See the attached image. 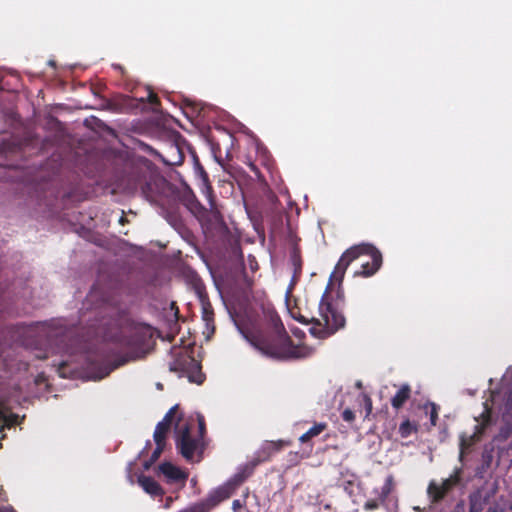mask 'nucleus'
Listing matches in <instances>:
<instances>
[{"label":"nucleus","instance_id":"f257e3e1","mask_svg":"<svg viewBox=\"0 0 512 512\" xmlns=\"http://www.w3.org/2000/svg\"><path fill=\"white\" fill-rule=\"evenodd\" d=\"M507 375L504 376L499 389L491 392L490 404L484 403V411L479 418H475L477 424L471 435L460 436V460L480 437L497 426L499 433L496 440H505L512 432V388L506 384Z\"/></svg>","mask_w":512,"mask_h":512},{"label":"nucleus","instance_id":"f03ea898","mask_svg":"<svg viewBox=\"0 0 512 512\" xmlns=\"http://www.w3.org/2000/svg\"><path fill=\"white\" fill-rule=\"evenodd\" d=\"M275 338L266 336L261 331L248 332L237 326L243 338L263 355L278 359H302L312 355L313 349L304 344L294 345L288 335L283 331L279 317L275 313L269 314Z\"/></svg>","mask_w":512,"mask_h":512},{"label":"nucleus","instance_id":"7ed1b4c3","mask_svg":"<svg viewBox=\"0 0 512 512\" xmlns=\"http://www.w3.org/2000/svg\"><path fill=\"white\" fill-rule=\"evenodd\" d=\"M204 429V419L199 414L177 421L176 447L187 461L193 462L195 455L200 452Z\"/></svg>","mask_w":512,"mask_h":512},{"label":"nucleus","instance_id":"20e7f679","mask_svg":"<svg viewBox=\"0 0 512 512\" xmlns=\"http://www.w3.org/2000/svg\"><path fill=\"white\" fill-rule=\"evenodd\" d=\"M369 256L371 259L370 262L362 263V270L356 272L355 275H361L364 277H368L373 275L382 264V255L380 251L371 244L362 243L347 249L342 256L340 257L338 263L336 264L334 271L330 276V280H335L341 282L346 269L348 266L360 256Z\"/></svg>","mask_w":512,"mask_h":512},{"label":"nucleus","instance_id":"39448f33","mask_svg":"<svg viewBox=\"0 0 512 512\" xmlns=\"http://www.w3.org/2000/svg\"><path fill=\"white\" fill-rule=\"evenodd\" d=\"M117 331L113 332L109 330L107 337L112 341L118 343L124 348H127L129 352L121 358L113 367L105 368L96 374L93 379H102L106 377L113 369L123 365L131 360L138 359L140 354L135 349L140 345L141 338L139 336V329L134 326L126 316H121L117 323Z\"/></svg>","mask_w":512,"mask_h":512},{"label":"nucleus","instance_id":"423d86ee","mask_svg":"<svg viewBox=\"0 0 512 512\" xmlns=\"http://www.w3.org/2000/svg\"><path fill=\"white\" fill-rule=\"evenodd\" d=\"M345 318L338 308L328 301L327 291L319 303L318 316L313 317L310 333L319 339H324L344 327Z\"/></svg>","mask_w":512,"mask_h":512},{"label":"nucleus","instance_id":"0eeeda50","mask_svg":"<svg viewBox=\"0 0 512 512\" xmlns=\"http://www.w3.org/2000/svg\"><path fill=\"white\" fill-rule=\"evenodd\" d=\"M252 469L248 466L239 469V471L225 484L212 491L205 501L194 506L186 508L180 512H209L221 501L227 499L232 494L233 489L249 477Z\"/></svg>","mask_w":512,"mask_h":512},{"label":"nucleus","instance_id":"6e6552de","mask_svg":"<svg viewBox=\"0 0 512 512\" xmlns=\"http://www.w3.org/2000/svg\"><path fill=\"white\" fill-rule=\"evenodd\" d=\"M176 358L170 364L172 371H181L187 374L190 382L196 384H202L204 381V375L201 373L200 363L189 354L186 348L183 352H175Z\"/></svg>","mask_w":512,"mask_h":512},{"label":"nucleus","instance_id":"1a4fd4ad","mask_svg":"<svg viewBox=\"0 0 512 512\" xmlns=\"http://www.w3.org/2000/svg\"><path fill=\"white\" fill-rule=\"evenodd\" d=\"M461 475L462 468L458 467L454 469L453 473L449 477L441 480L440 482L435 480L430 481L427 488V494L431 502H439L453 489L463 486Z\"/></svg>","mask_w":512,"mask_h":512},{"label":"nucleus","instance_id":"9d476101","mask_svg":"<svg viewBox=\"0 0 512 512\" xmlns=\"http://www.w3.org/2000/svg\"><path fill=\"white\" fill-rule=\"evenodd\" d=\"M394 488V480L392 475H388L385 479L384 484L380 489H374L373 493L375 495L374 498L368 499L364 504V509L367 511L375 510L379 508L381 505L385 506L388 510L390 509V504L392 499L390 498V494Z\"/></svg>","mask_w":512,"mask_h":512},{"label":"nucleus","instance_id":"9b49d317","mask_svg":"<svg viewBox=\"0 0 512 512\" xmlns=\"http://www.w3.org/2000/svg\"><path fill=\"white\" fill-rule=\"evenodd\" d=\"M497 484H485L474 491L469 497V512H482L487 502L495 496Z\"/></svg>","mask_w":512,"mask_h":512},{"label":"nucleus","instance_id":"f8f14e48","mask_svg":"<svg viewBox=\"0 0 512 512\" xmlns=\"http://www.w3.org/2000/svg\"><path fill=\"white\" fill-rule=\"evenodd\" d=\"M21 421L19 415L12 413L8 407L6 400L0 398V429L3 431L5 428H11L19 424Z\"/></svg>","mask_w":512,"mask_h":512},{"label":"nucleus","instance_id":"ddd939ff","mask_svg":"<svg viewBox=\"0 0 512 512\" xmlns=\"http://www.w3.org/2000/svg\"><path fill=\"white\" fill-rule=\"evenodd\" d=\"M257 497L248 491L241 498L233 501L234 512H257Z\"/></svg>","mask_w":512,"mask_h":512},{"label":"nucleus","instance_id":"4468645a","mask_svg":"<svg viewBox=\"0 0 512 512\" xmlns=\"http://www.w3.org/2000/svg\"><path fill=\"white\" fill-rule=\"evenodd\" d=\"M159 471L166 477L170 483L184 482L188 478V474L179 467L170 462H164L159 466Z\"/></svg>","mask_w":512,"mask_h":512},{"label":"nucleus","instance_id":"2eb2a0df","mask_svg":"<svg viewBox=\"0 0 512 512\" xmlns=\"http://www.w3.org/2000/svg\"><path fill=\"white\" fill-rule=\"evenodd\" d=\"M177 405L173 406L165 415L164 419L160 421L154 431V439H161L162 441H166L167 432L170 429V425L172 422L173 414L177 409Z\"/></svg>","mask_w":512,"mask_h":512},{"label":"nucleus","instance_id":"dca6fc26","mask_svg":"<svg viewBox=\"0 0 512 512\" xmlns=\"http://www.w3.org/2000/svg\"><path fill=\"white\" fill-rule=\"evenodd\" d=\"M195 171L201 181L202 193L205 196V198L207 199L210 209H213L214 201H213V196H212V188L209 185V181H208V175L205 172V170L203 169V167H201L199 164L196 165Z\"/></svg>","mask_w":512,"mask_h":512},{"label":"nucleus","instance_id":"f3484780","mask_svg":"<svg viewBox=\"0 0 512 512\" xmlns=\"http://www.w3.org/2000/svg\"><path fill=\"white\" fill-rule=\"evenodd\" d=\"M138 483L146 493H148L152 496H157V495L162 494V489H161L160 485L150 477L140 475L138 477Z\"/></svg>","mask_w":512,"mask_h":512},{"label":"nucleus","instance_id":"a211bd4d","mask_svg":"<svg viewBox=\"0 0 512 512\" xmlns=\"http://www.w3.org/2000/svg\"><path fill=\"white\" fill-rule=\"evenodd\" d=\"M409 395L410 387L408 385L401 386L391 400L392 406L396 409L400 408L409 398Z\"/></svg>","mask_w":512,"mask_h":512},{"label":"nucleus","instance_id":"6ab92c4d","mask_svg":"<svg viewBox=\"0 0 512 512\" xmlns=\"http://www.w3.org/2000/svg\"><path fill=\"white\" fill-rule=\"evenodd\" d=\"M327 428V424L324 422L316 423L306 433L300 436L299 441L301 443L308 442L310 439L320 435Z\"/></svg>","mask_w":512,"mask_h":512},{"label":"nucleus","instance_id":"aec40b11","mask_svg":"<svg viewBox=\"0 0 512 512\" xmlns=\"http://www.w3.org/2000/svg\"><path fill=\"white\" fill-rule=\"evenodd\" d=\"M154 441L156 443V448L154 449L150 460L144 462L143 466L145 470H148L151 465L159 458L165 447V441H162L161 439H154Z\"/></svg>","mask_w":512,"mask_h":512},{"label":"nucleus","instance_id":"412c9836","mask_svg":"<svg viewBox=\"0 0 512 512\" xmlns=\"http://www.w3.org/2000/svg\"><path fill=\"white\" fill-rule=\"evenodd\" d=\"M511 503L508 499L501 496L495 503H493L487 510V512H507L511 509Z\"/></svg>","mask_w":512,"mask_h":512},{"label":"nucleus","instance_id":"4be33fe9","mask_svg":"<svg viewBox=\"0 0 512 512\" xmlns=\"http://www.w3.org/2000/svg\"><path fill=\"white\" fill-rule=\"evenodd\" d=\"M416 430V425L411 423L409 420L403 421L399 426V434L403 438L409 437L413 432H416Z\"/></svg>","mask_w":512,"mask_h":512},{"label":"nucleus","instance_id":"5701e85b","mask_svg":"<svg viewBox=\"0 0 512 512\" xmlns=\"http://www.w3.org/2000/svg\"><path fill=\"white\" fill-rule=\"evenodd\" d=\"M425 413L429 415L430 422L432 426L436 425L437 417H438V408L437 406L432 403L428 402L424 405Z\"/></svg>","mask_w":512,"mask_h":512},{"label":"nucleus","instance_id":"b1692460","mask_svg":"<svg viewBox=\"0 0 512 512\" xmlns=\"http://www.w3.org/2000/svg\"><path fill=\"white\" fill-rule=\"evenodd\" d=\"M183 200L185 202V205L189 209H192L194 204L196 203L195 196L189 188L185 189L184 194H183Z\"/></svg>","mask_w":512,"mask_h":512},{"label":"nucleus","instance_id":"393cba45","mask_svg":"<svg viewBox=\"0 0 512 512\" xmlns=\"http://www.w3.org/2000/svg\"><path fill=\"white\" fill-rule=\"evenodd\" d=\"M7 500L6 494L0 487V503L5 502ZM0 512H15L14 509L10 506L0 507Z\"/></svg>","mask_w":512,"mask_h":512},{"label":"nucleus","instance_id":"a878e982","mask_svg":"<svg viewBox=\"0 0 512 512\" xmlns=\"http://www.w3.org/2000/svg\"><path fill=\"white\" fill-rule=\"evenodd\" d=\"M342 418L347 421V422H351L354 420L355 418V415H354V412L350 409H345L343 412H342Z\"/></svg>","mask_w":512,"mask_h":512},{"label":"nucleus","instance_id":"bb28decb","mask_svg":"<svg viewBox=\"0 0 512 512\" xmlns=\"http://www.w3.org/2000/svg\"><path fill=\"white\" fill-rule=\"evenodd\" d=\"M39 327L41 331L47 335V337H52L55 335V333L51 331L50 325L48 323H42L39 325Z\"/></svg>","mask_w":512,"mask_h":512},{"label":"nucleus","instance_id":"cd10ccee","mask_svg":"<svg viewBox=\"0 0 512 512\" xmlns=\"http://www.w3.org/2000/svg\"><path fill=\"white\" fill-rule=\"evenodd\" d=\"M483 460L485 463H487V465H489V463L491 462L492 460V455L490 452H488L487 450H485L483 452Z\"/></svg>","mask_w":512,"mask_h":512},{"label":"nucleus","instance_id":"c85d7f7f","mask_svg":"<svg viewBox=\"0 0 512 512\" xmlns=\"http://www.w3.org/2000/svg\"><path fill=\"white\" fill-rule=\"evenodd\" d=\"M133 465H134V464H133L132 462H130V463L128 464V466H127L128 479H129V481H130L131 483H133V478H132V475H131V471H132V469H133Z\"/></svg>","mask_w":512,"mask_h":512},{"label":"nucleus","instance_id":"c756f323","mask_svg":"<svg viewBox=\"0 0 512 512\" xmlns=\"http://www.w3.org/2000/svg\"><path fill=\"white\" fill-rule=\"evenodd\" d=\"M149 100H150V102H151L152 104H155V103H156V101H157L156 95H155V94H153V93H150V95H149Z\"/></svg>","mask_w":512,"mask_h":512},{"label":"nucleus","instance_id":"7c9ffc66","mask_svg":"<svg viewBox=\"0 0 512 512\" xmlns=\"http://www.w3.org/2000/svg\"><path fill=\"white\" fill-rule=\"evenodd\" d=\"M96 295H97L96 290L91 291L88 296L89 301H92L96 297Z\"/></svg>","mask_w":512,"mask_h":512},{"label":"nucleus","instance_id":"2f4dec72","mask_svg":"<svg viewBox=\"0 0 512 512\" xmlns=\"http://www.w3.org/2000/svg\"><path fill=\"white\" fill-rule=\"evenodd\" d=\"M49 64H50L51 66H54V65H55L54 61H49Z\"/></svg>","mask_w":512,"mask_h":512},{"label":"nucleus","instance_id":"473e14b6","mask_svg":"<svg viewBox=\"0 0 512 512\" xmlns=\"http://www.w3.org/2000/svg\"><path fill=\"white\" fill-rule=\"evenodd\" d=\"M157 388L158 389H161L162 388V385L160 383L157 384Z\"/></svg>","mask_w":512,"mask_h":512},{"label":"nucleus","instance_id":"72a5a7b5","mask_svg":"<svg viewBox=\"0 0 512 512\" xmlns=\"http://www.w3.org/2000/svg\"><path fill=\"white\" fill-rule=\"evenodd\" d=\"M144 452H145V449L140 452L139 456L141 457L144 454Z\"/></svg>","mask_w":512,"mask_h":512}]
</instances>
